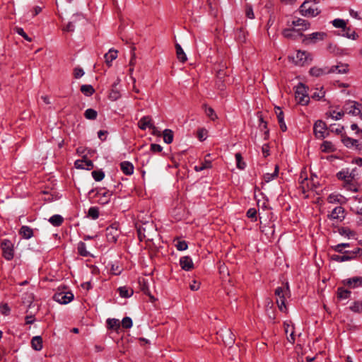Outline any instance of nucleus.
<instances>
[{
  "mask_svg": "<svg viewBox=\"0 0 362 362\" xmlns=\"http://www.w3.org/2000/svg\"><path fill=\"white\" fill-rule=\"evenodd\" d=\"M53 299L60 304H67L74 299V294L71 292H58L56 293Z\"/></svg>",
  "mask_w": 362,
  "mask_h": 362,
  "instance_id": "nucleus-8",
  "label": "nucleus"
},
{
  "mask_svg": "<svg viewBox=\"0 0 362 362\" xmlns=\"http://www.w3.org/2000/svg\"><path fill=\"white\" fill-rule=\"evenodd\" d=\"M175 247L177 250L184 251L187 249V243L185 240H179L175 245Z\"/></svg>",
  "mask_w": 362,
  "mask_h": 362,
  "instance_id": "nucleus-55",
  "label": "nucleus"
},
{
  "mask_svg": "<svg viewBox=\"0 0 362 362\" xmlns=\"http://www.w3.org/2000/svg\"><path fill=\"white\" fill-rule=\"evenodd\" d=\"M1 248L2 250L3 257L6 260H11L13 258V245L11 240L4 239L1 243Z\"/></svg>",
  "mask_w": 362,
  "mask_h": 362,
  "instance_id": "nucleus-7",
  "label": "nucleus"
},
{
  "mask_svg": "<svg viewBox=\"0 0 362 362\" xmlns=\"http://www.w3.org/2000/svg\"><path fill=\"white\" fill-rule=\"evenodd\" d=\"M16 33L21 35L25 40L30 42L32 40L28 35L24 32L23 29L21 28H15Z\"/></svg>",
  "mask_w": 362,
  "mask_h": 362,
  "instance_id": "nucleus-59",
  "label": "nucleus"
},
{
  "mask_svg": "<svg viewBox=\"0 0 362 362\" xmlns=\"http://www.w3.org/2000/svg\"><path fill=\"white\" fill-rule=\"evenodd\" d=\"M327 199L329 203L338 202L340 204H343V203H344L345 198L340 194H332L328 197Z\"/></svg>",
  "mask_w": 362,
  "mask_h": 362,
  "instance_id": "nucleus-40",
  "label": "nucleus"
},
{
  "mask_svg": "<svg viewBox=\"0 0 362 362\" xmlns=\"http://www.w3.org/2000/svg\"><path fill=\"white\" fill-rule=\"evenodd\" d=\"M83 16L81 14H74L72 16L71 21L68 23L66 26L63 28L64 31L66 32H73L74 30V23H76L77 21H79L81 20H83Z\"/></svg>",
  "mask_w": 362,
  "mask_h": 362,
  "instance_id": "nucleus-19",
  "label": "nucleus"
},
{
  "mask_svg": "<svg viewBox=\"0 0 362 362\" xmlns=\"http://www.w3.org/2000/svg\"><path fill=\"white\" fill-rule=\"evenodd\" d=\"M84 116L88 119H95L98 112L95 110L89 108L85 111Z\"/></svg>",
  "mask_w": 362,
  "mask_h": 362,
  "instance_id": "nucleus-47",
  "label": "nucleus"
},
{
  "mask_svg": "<svg viewBox=\"0 0 362 362\" xmlns=\"http://www.w3.org/2000/svg\"><path fill=\"white\" fill-rule=\"evenodd\" d=\"M91 175H92V177H93V179L97 182L101 181L105 177V173L101 170H93L91 173Z\"/></svg>",
  "mask_w": 362,
  "mask_h": 362,
  "instance_id": "nucleus-48",
  "label": "nucleus"
},
{
  "mask_svg": "<svg viewBox=\"0 0 362 362\" xmlns=\"http://www.w3.org/2000/svg\"><path fill=\"white\" fill-rule=\"evenodd\" d=\"M121 97L120 91L117 87V83L112 85V89L109 94V99L115 101Z\"/></svg>",
  "mask_w": 362,
  "mask_h": 362,
  "instance_id": "nucleus-30",
  "label": "nucleus"
},
{
  "mask_svg": "<svg viewBox=\"0 0 362 362\" xmlns=\"http://www.w3.org/2000/svg\"><path fill=\"white\" fill-rule=\"evenodd\" d=\"M348 70V65L341 64L337 66H332L329 69H327V73H337L344 74Z\"/></svg>",
  "mask_w": 362,
  "mask_h": 362,
  "instance_id": "nucleus-27",
  "label": "nucleus"
},
{
  "mask_svg": "<svg viewBox=\"0 0 362 362\" xmlns=\"http://www.w3.org/2000/svg\"><path fill=\"white\" fill-rule=\"evenodd\" d=\"M181 268L185 271H189L194 268L192 259L189 256H184L180 259Z\"/></svg>",
  "mask_w": 362,
  "mask_h": 362,
  "instance_id": "nucleus-15",
  "label": "nucleus"
},
{
  "mask_svg": "<svg viewBox=\"0 0 362 362\" xmlns=\"http://www.w3.org/2000/svg\"><path fill=\"white\" fill-rule=\"evenodd\" d=\"M245 14L246 16L250 19H253L255 18L253 9L251 5L247 4L245 7Z\"/></svg>",
  "mask_w": 362,
  "mask_h": 362,
  "instance_id": "nucleus-56",
  "label": "nucleus"
},
{
  "mask_svg": "<svg viewBox=\"0 0 362 362\" xmlns=\"http://www.w3.org/2000/svg\"><path fill=\"white\" fill-rule=\"evenodd\" d=\"M88 217H90L91 218L93 219H97L99 216V211H98V209L97 207H90L89 209H88Z\"/></svg>",
  "mask_w": 362,
  "mask_h": 362,
  "instance_id": "nucleus-49",
  "label": "nucleus"
},
{
  "mask_svg": "<svg viewBox=\"0 0 362 362\" xmlns=\"http://www.w3.org/2000/svg\"><path fill=\"white\" fill-rule=\"evenodd\" d=\"M64 218L61 215L55 214L51 216L49 219V222L54 226H59L62 224Z\"/></svg>",
  "mask_w": 362,
  "mask_h": 362,
  "instance_id": "nucleus-36",
  "label": "nucleus"
},
{
  "mask_svg": "<svg viewBox=\"0 0 362 362\" xmlns=\"http://www.w3.org/2000/svg\"><path fill=\"white\" fill-rule=\"evenodd\" d=\"M32 348L35 351H40L42 349V339L40 336H35L31 340Z\"/></svg>",
  "mask_w": 362,
  "mask_h": 362,
  "instance_id": "nucleus-31",
  "label": "nucleus"
},
{
  "mask_svg": "<svg viewBox=\"0 0 362 362\" xmlns=\"http://www.w3.org/2000/svg\"><path fill=\"white\" fill-rule=\"evenodd\" d=\"M327 131V127L326 124L322 120H317L313 127V132L315 135L317 134L320 136H325L326 132Z\"/></svg>",
  "mask_w": 362,
  "mask_h": 362,
  "instance_id": "nucleus-13",
  "label": "nucleus"
},
{
  "mask_svg": "<svg viewBox=\"0 0 362 362\" xmlns=\"http://www.w3.org/2000/svg\"><path fill=\"white\" fill-rule=\"evenodd\" d=\"M175 49L178 60L182 63L185 62L187 58L181 46L179 44H176Z\"/></svg>",
  "mask_w": 362,
  "mask_h": 362,
  "instance_id": "nucleus-35",
  "label": "nucleus"
},
{
  "mask_svg": "<svg viewBox=\"0 0 362 362\" xmlns=\"http://www.w3.org/2000/svg\"><path fill=\"white\" fill-rule=\"evenodd\" d=\"M259 129L263 132L264 134H267L269 133V129H267L266 122H264L262 118L259 119Z\"/></svg>",
  "mask_w": 362,
  "mask_h": 362,
  "instance_id": "nucleus-58",
  "label": "nucleus"
},
{
  "mask_svg": "<svg viewBox=\"0 0 362 362\" xmlns=\"http://www.w3.org/2000/svg\"><path fill=\"white\" fill-rule=\"evenodd\" d=\"M350 310L355 313L362 312V300L355 301L351 306Z\"/></svg>",
  "mask_w": 362,
  "mask_h": 362,
  "instance_id": "nucleus-50",
  "label": "nucleus"
},
{
  "mask_svg": "<svg viewBox=\"0 0 362 362\" xmlns=\"http://www.w3.org/2000/svg\"><path fill=\"white\" fill-rule=\"evenodd\" d=\"M308 54L305 52L298 51L295 57V63L298 66H303L308 61Z\"/></svg>",
  "mask_w": 362,
  "mask_h": 362,
  "instance_id": "nucleus-22",
  "label": "nucleus"
},
{
  "mask_svg": "<svg viewBox=\"0 0 362 362\" xmlns=\"http://www.w3.org/2000/svg\"><path fill=\"white\" fill-rule=\"evenodd\" d=\"M342 35L346 37L347 38L355 40L356 37H358L357 34L354 30H352L350 28H347L346 26L344 29L341 30Z\"/></svg>",
  "mask_w": 362,
  "mask_h": 362,
  "instance_id": "nucleus-37",
  "label": "nucleus"
},
{
  "mask_svg": "<svg viewBox=\"0 0 362 362\" xmlns=\"http://www.w3.org/2000/svg\"><path fill=\"white\" fill-rule=\"evenodd\" d=\"M344 217V209L341 206L335 207L328 215V218L330 219H339L340 221H342Z\"/></svg>",
  "mask_w": 362,
  "mask_h": 362,
  "instance_id": "nucleus-16",
  "label": "nucleus"
},
{
  "mask_svg": "<svg viewBox=\"0 0 362 362\" xmlns=\"http://www.w3.org/2000/svg\"><path fill=\"white\" fill-rule=\"evenodd\" d=\"M344 111L337 112L335 110L330 112V116L335 119H339L344 115Z\"/></svg>",
  "mask_w": 362,
  "mask_h": 362,
  "instance_id": "nucleus-61",
  "label": "nucleus"
},
{
  "mask_svg": "<svg viewBox=\"0 0 362 362\" xmlns=\"http://www.w3.org/2000/svg\"><path fill=\"white\" fill-rule=\"evenodd\" d=\"M350 246L349 243H340L334 246H332V249L339 253H344L343 248L344 247H349Z\"/></svg>",
  "mask_w": 362,
  "mask_h": 362,
  "instance_id": "nucleus-52",
  "label": "nucleus"
},
{
  "mask_svg": "<svg viewBox=\"0 0 362 362\" xmlns=\"http://www.w3.org/2000/svg\"><path fill=\"white\" fill-rule=\"evenodd\" d=\"M291 25L295 27H298L296 28L299 32L302 30H306L310 28V23L304 19L298 18L297 20L293 21L291 23Z\"/></svg>",
  "mask_w": 362,
  "mask_h": 362,
  "instance_id": "nucleus-17",
  "label": "nucleus"
},
{
  "mask_svg": "<svg viewBox=\"0 0 362 362\" xmlns=\"http://www.w3.org/2000/svg\"><path fill=\"white\" fill-rule=\"evenodd\" d=\"M120 168L122 173L127 175H131L134 173V165L129 161H123L120 163Z\"/></svg>",
  "mask_w": 362,
  "mask_h": 362,
  "instance_id": "nucleus-24",
  "label": "nucleus"
},
{
  "mask_svg": "<svg viewBox=\"0 0 362 362\" xmlns=\"http://www.w3.org/2000/svg\"><path fill=\"white\" fill-rule=\"evenodd\" d=\"M336 176L338 180L343 181V184H345L346 182H351L355 180L353 179V176L351 177L350 175H348V169L338 172Z\"/></svg>",
  "mask_w": 362,
  "mask_h": 362,
  "instance_id": "nucleus-21",
  "label": "nucleus"
},
{
  "mask_svg": "<svg viewBox=\"0 0 362 362\" xmlns=\"http://www.w3.org/2000/svg\"><path fill=\"white\" fill-rule=\"evenodd\" d=\"M105 59V63L108 66H111L112 62L117 57V50L110 49L107 53L104 56Z\"/></svg>",
  "mask_w": 362,
  "mask_h": 362,
  "instance_id": "nucleus-26",
  "label": "nucleus"
},
{
  "mask_svg": "<svg viewBox=\"0 0 362 362\" xmlns=\"http://www.w3.org/2000/svg\"><path fill=\"white\" fill-rule=\"evenodd\" d=\"M311 0L305 1L299 8L300 14L305 17H315L317 16L320 11L317 7H313L311 5Z\"/></svg>",
  "mask_w": 362,
  "mask_h": 362,
  "instance_id": "nucleus-3",
  "label": "nucleus"
},
{
  "mask_svg": "<svg viewBox=\"0 0 362 362\" xmlns=\"http://www.w3.org/2000/svg\"><path fill=\"white\" fill-rule=\"evenodd\" d=\"M360 107L361 104L354 101H349L344 106V111L353 115H358L361 112Z\"/></svg>",
  "mask_w": 362,
  "mask_h": 362,
  "instance_id": "nucleus-9",
  "label": "nucleus"
},
{
  "mask_svg": "<svg viewBox=\"0 0 362 362\" xmlns=\"http://www.w3.org/2000/svg\"><path fill=\"white\" fill-rule=\"evenodd\" d=\"M163 148L160 144H151V151L153 153H159L161 152Z\"/></svg>",
  "mask_w": 362,
  "mask_h": 362,
  "instance_id": "nucleus-62",
  "label": "nucleus"
},
{
  "mask_svg": "<svg viewBox=\"0 0 362 362\" xmlns=\"http://www.w3.org/2000/svg\"><path fill=\"white\" fill-rule=\"evenodd\" d=\"M141 291L146 295H148L151 302H154L156 299L150 293L148 286L144 279L139 281Z\"/></svg>",
  "mask_w": 362,
  "mask_h": 362,
  "instance_id": "nucleus-23",
  "label": "nucleus"
},
{
  "mask_svg": "<svg viewBox=\"0 0 362 362\" xmlns=\"http://www.w3.org/2000/svg\"><path fill=\"white\" fill-rule=\"evenodd\" d=\"M282 34L286 38H291L294 40L303 36L302 33L299 32L295 28H286L283 30Z\"/></svg>",
  "mask_w": 362,
  "mask_h": 362,
  "instance_id": "nucleus-12",
  "label": "nucleus"
},
{
  "mask_svg": "<svg viewBox=\"0 0 362 362\" xmlns=\"http://www.w3.org/2000/svg\"><path fill=\"white\" fill-rule=\"evenodd\" d=\"M275 112L276 114V117H277V119H278V122H279L280 129L283 132H285L287 129V127H286V125L284 122V112L281 110V108L279 107H276Z\"/></svg>",
  "mask_w": 362,
  "mask_h": 362,
  "instance_id": "nucleus-20",
  "label": "nucleus"
},
{
  "mask_svg": "<svg viewBox=\"0 0 362 362\" xmlns=\"http://www.w3.org/2000/svg\"><path fill=\"white\" fill-rule=\"evenodd\" d=\"M279 173V166L276 165L274 172L273 173H266L264 175V180L266 182H269V181L274 180L275 177L278 176Z\"/></svg>",
  "mask_w": 362,
  "mask_h": 362,
  "instance_id": "nucleus-44",
  "label": "nucleus"
},
{
  "mask_svg": "<svg viewBox=\"0 0 362 362\" xmlns=\"http://www.w3.org/2000/svg\"><path fill=\"white\" fill-rule=\"evenodd\" d=\"M132 325V320L129 317H125L122 320V325L125 329L131 328Z\"/></svg>",
  "mask_w": 362,
  "mask_h": 362,
  "instance_id": "nucleus-54",
  "label": "nucleus"
},
{
  "mask_svg": "<svg viewBox=\"0 0 362 362\" xmlns=\"http://www.w3.org/2000/svg\"><path fill=\"white\" fill-rule=\"evenodd\" d=\"M81 91L86 96H90L95 93V89L91 85H82Z\"/></svg>",
  "mask_w": 362,
  "mask_h": 362,
  "instance_id": "nucleus-41",
  "label": "nucleus"
},
{
  "mask_svg": "<svg viewBox=\"0 0 362 362\" xmlns=\"http://www.w3.org/2000/svg\"><path fill=\"white\" fill-rule=\"evenodd\" d=\"M94 192H95L94 196L98 197V203L103 205L110 202L111 196L112 194V192L109 190H105L102 188L92 189L89 192V194H91Z\"/></svg>",
  "mask_w": 362,
  "mask_h": 362,
  "instance_id": "nucleus-5",
  "label": "nucleus"
},
{
  "mask_svg": "<svg viewBox=\"0 0 362 362\" xmlns=\"http://www.w3.org/2000/svg\"><path fill=\"white\" fill-rule=\"evenodd\" d=\"M296 98L298 103L305 105L309 103L310 98L308 95L306 87L301 83L296 86L295 92Z\"/></svg>",
  "mask_w": 362,
  "mask_h": 362,
  "instance_id": "nucleus-4",
  "label": "nucleus"
},
{
  "mask_svg": "<svg viewBox=\"0 0 362 362\" xmlns=\"http://www.w3.org/2000/svg\"><path fill=\"white\" fill-rule=\"evenodd\" d=\"M326 33H323V32H316V33H313L312 34H310L309 35V39L310 40H323L324 37L326 36Z\"/></svg>",
  "mask_w": 362,
  "mask_h": 362,
  "instance_id": "nucleus-51",
  "label": "nucleus"
},
{
  "mask_svg": "<svg viewBox=\"0 0 362 362\" xmlns=\"http://www.w3.org/2000/svg\"><path fill=\"white\" fill-rule=\"evenodd\" d=\"M0 311L2 315H8L11 311V309L8 304L5 303L0 306Z\"/></svg>",
  "mask_w": 362,
  "mask_h": 362,
  "instance_id": "nucleus-60",
  "label": "nucleus"
},
{
  "mask_svg": "<svg viewBox=\"0 0 362 362\" xmlns=\"http://www.w3.org/2000/svg\"><path fill=\"white\" fill-rule=\"evenodd\" d=\"M337 298L340 300H346L350 297L351 291L349 290L344 289L342 287H339L337 288Z\"/></svg>",
  "mask_w": 362,
  "mask_h": 362,
  "instance_id": "nucleus-32",
  "label": "nucleus"
},
{
  "mask_svg": "<svg viewBox=\"0 0 362 362\" xmlns=\"http://www.w3.org/2000/svg\"><path fill=\"white\" fill-rule=\"evenodd\" d=\"M235 160H236L237 168L240 169V170L245 169V168L246 166V164L243 160V157H242L241 153H235Z\"/></svg>",
  "mask_w": 362,
  "mask_h": 362,
  "instance_id": "nucleus-45",
  "label": "nucleus"
},
{
  "mask_svg": "<svg viewBox=\"0 0 362 362\" xmlns=\"http://www.w3.org/2000/svg\"><path fill=\"white\" fill-rule=\"evenodd\" d=\"M338 232L341 235L351 237L355 235V232L347 227H341L338 229Z\"/></svg>",
  "mask_w": 362,
  "mask_h": 362,
  "instance_id": "nucleus-43",
  "label": "nucleus"
},
{
  "mask_svg": "<svg viewBox=\"0 0 362 362\" xmlns=\"http://www.w3.org/2000/svg\"><path fill=\"white\" fill-rule=\"evenodd\" d=\"M256 215H257V211L255 209L251 208V209H248V211H247V216L248 218H255L256 220L257 219Z\"/></svg>",
  "mask_w": 362,
  "mask_h": 362,
  "instance_id": "nucleus-64",
  "label": "nucleus"
},
{
  "mask_svg": "<svg viewBox=\"0 0 362 362\" xmlns=\"http://www.w3.org/2000/svg\"><path fill=\"white\" fill-rule=\"evenodd\" d=\"M327 69V68L322 69V68H318V67H313L310 70V75H312L313 76L318 77L325 74H328Z\"/></svg>",
  "mask_w": 362,
  "mask_h": 362,
  "instance_id": "nucleus-39",
  "label": "nucleus"
},
{
  "mask_svg": "<svg viewBox=\"0 0 362 362\" xmlns=\"http://www.w3.org/2000/svg\"><path fill=\"white\" fill-rule=\"evenodd\" d=\"M320 149L324 153H332L337 150L335 146L331 141H324L322 142L320 145Z\"/></svg>",
  "mask_w": 362,
  "mask_h": 362,
  "instance_id": "nucleus-28",
  "label": "nucleus"
},
{
  "mask_svg": "<svg viewBox=\"0 0 362 362\" xmlns=\"http://www.w3.org/2000/svg\"><path fill=\"white\" fill-rule=\"evenodd\" d=\"M223 332V330H222ZM223 343L228 346H231L235 342L234 334L230 329H226L221 335Z\"/></svg>",
  "mask_w": 362,
  "mask_h": 362,
  "instance_id": "nucleus-18",
  "label": "nucleus"
},
{
  "mask_svg": "<svg viewBox=\"0 0 362 362\" xmlns=\"http://www.w3.org/2000/svg\"><path fill=\"white\" fill-rule=\"evenodd\" d=\"M332 25L335 28H339L341 29H344V28L346 26V23L345 21H344L342 19H339V18L334 19L332 21Z\"/></svg>",
  "mask_w": 362,
  "mask_h": 362,
  "instance_id": "nucleus-53",
  "label": "nucleus"
},
{
  "mask_svg": "<svg viewBox=\"0 0 362 362\" xmlns=\"http://www.w3.org/2000/svg\"><path fill=\"white\" fill-rule=\"evenodd\" d=\"M84 71L81 68L76 67L74 69V75L76 78H78L83 76Z\"/></svg>",
  "mask_w": 362,
  "mask_h": 362,
  "instance_id": "nucleus-63",
  "label": "nucleus"
},
{
  "mask_svg": "<svg viewBox=\"0 0 362 362\" xmlns=\"http://www.w3.org/2000/svg\"><path fill=\"white\" fill-rule=\"evenodd\" d=\"M342 186L346 190H349L351 192H356L358 191V183L356 181V180H354L351 182H346L345 184H343Z\"/></svg>",
  "mask_w": 362,
  "mask_h": 362,
  "instance_id": "nucleus-38",
  "label": "nucleus"
},
{
  "mask_svg": "<svg viewBox=\"0 0 362 362\" xmlns=\"http://www.w3.org/2000/svg\"><path fill=\"white\" fill-rule=\"evenodd\" d=\"M341 141L348 148L361 150L362 145L357 139H354L352 137H341Z\"/></svg>",
  "mask_w": 362,
  "mask_h": 362,
  "instance_id": "nucleus-10",
  "label": "nucleus"
},
{
  "mask_svg": "<svg viewBox=\"0 0 362 362\" xmlns=\"http://www.w3.org/2000/svg\"><path fill=\"white\" fill-rule=\"evenodd\" d=\"M119 296L122 298H129L131 297L134 291L132 288H129L127 286H121L118 288Z\"/></svg>",
  "mask_w": 362,
  "mask_h": 362,
  "instance_id": "nucleus-33",
  "label": "nucleus"
},
{
  "mask_svg": "<svg viewBox=\"0 0 362 362\" xmlns=\"http://www.w3.org/2000/svg\"><path fill=\"white\" fill-rule=\"evenodd\" d=\"M344 285L351 288L362 286V277L354 276L344 281Z\"/></svg>",
  "mask_w": 362,
  "mask_h": 362,
  "instance_id": "nucleus-14",
  "label": "nucleus"
},
{
  "mask_svg": "<svg viewBox=\"0 0 362 362\" xmlns=\"http://www.w3.org/2000/svg\"><path fill=\"white\" fill-rule=\"evenodd\" d=\"M275 296H277L276 304L279 309L281 312H286V307L285 305V298L287 295L290 293L288 284L286 283V286H279L275 290Z\"/></svg>",
  "mask_w": 362,
  "mask_h": 362,
  "instance_id": "nucleus-2",
  "label": "nucleus"
},
{
  "mask_svg": "<svg viewBox=\"0 0 362 362\" xmlns=\"http://www.w3.org/2000/svg\"><path fill=\"white\" fill-rule=\"evenodd\" d=\"M211 168V162L210 160H205L204 163H201L199 165H196L194 167V170L197 172H199L204 170L205 169H209Z\"/></svg>",
  "mask_w": 362,
  "mask_h": 362,
  "instance_id": "nucleus-46",
  "label": "nucleus"
},
{
  "mask_svg": "<svg viewBox=\"0 0 362 362\" xmlns=\"http://www.w3.org/2000/svg\"><path fill=\"white\" fill-rule=\"evenodd\" d=\"M139 127L141 129L150 128L152 129L151 134L154 136H173L174 132L169 129L163 130V134L158 130L157 127L153 125L152 119L149 116L143 117L138 122Z\"/></svg>",
  "mask_w": 362,
  "mask_h": 362,
  "instance_id": "nucleus-1",
  "label": "nucleus"
},
{
  "mask_svg": "<svg viewBox=\"0 0 362 362\" xmlns=\"http://www.w3.org/2000/svg\"><path fill=\"white\" fill-rule=\"evenodd\" d=\"M107 326L108 329L118 330L120 328V322L117 319L109 318L107 320Z\"/></svg>",
  "mask_w": 362,
  "mask_h": 362,
  "instance_id": "nucleus-34",
  "label": "nucleus"
},
{
  "mask_svg": "<svg viewBox=\"0 0 362 362\" xmlns=\"http://www.w3.org/2000/svg\"><path fill=\"white\" fill-rule=\"evenodd\" d=\"M342 254L343 255H333L331 256V259L338 262L349 261L354 259V252H351V251H344Z\"/></svg>",
  "mask_w": 362,
  "mask_h": 362,
  "instance_id": "nucleus-11",
  "label": "nucleus"
},
{
  "mask_svg": "<svg viewBox=\"0 0 362 362\" xmlns=\"http://www.w3.org/2000/svg\"><path fill=\"white\" fill-rule=\"evenodd\" d=\"M119 224L115 223L106 228L107 240L110 243H116L117 238L120 235V230L118 228Z\"/></svg>",
  "mask_w": 362,
  "mask_h": 362,
  "instance_id": "nucleus-6",
  "label": "nucleus"
},
{
  "mask_svg": "<svg viewBox=\"0 0 362 362\" xmlns=\"http://www.w3.org/2000/svg\"><path fill=\"white\" fill-rule=\"evenodd\" d=\"M344 130V127L339 124H332L327 127L326 132V136H329L331 134H341Z\"/></svg>",
  "mask_w": 362,
  "mask_h": 362,
  "instance_id": "nucleus-25",
  "label": "nucleus"
},
{
  "mask_svg": "<svg viewBox=\"0 0 362 362\" xmlns=\"http://www.w3.org/2000/svg\"><path fill=\"white\" fill-rule=\"evenodd\" d=\"M205 113L206 115L212 120H215L216 118V115L214 112V110L211 107H205Z\"/></svg>",
  "mask_w": 362,
  "mask_h": 362,
  "instance_id": "nucleus-57",
  "label": "nucleus"
},
{
  "mask_svg": "<svg viewBox=\"0 0 362 362\" xmlns=\"http://www.w3.org/2000/svg\"><path fill=\"white\" fill-rule=\"evenodd\" d=\"M19 234L25 239H30L33 235V230L29 226H23L19 230Z\"/></svg>",
  "mask_w": 362,
  "mask_h": 362,
  "instance_id": "nucleus-29",
  "label": "nucleus"
},
{
  "mask_svg": "<svg viewBox=\"0 0 362 362\" xmlns=\"http://www.w3.org/2000/svg\"><path fill=\"white\" fill-rule=\"evenodd\" d=\"M78 252L80 255L83 257H88L89 255V252L86 250V245L83 242H79L77 247Z\"/></svg>",
  "mask_w": 362,
  "mask_h": 362,
  "instance_id": "nucleus-42",
  "label": "nucleus"
}]
</instances>
